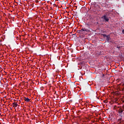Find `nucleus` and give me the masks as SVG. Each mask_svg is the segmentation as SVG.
I'll return each instance as SVG.
<instances>
[{"instance_id":"nucleus-1","label":"nucleus","mask_w":124,"mask_h":124,"mask_svg":"<svg viewBox=\"0 0 124 124\" xmlns=\"http://www.w3.org/2000/svg\"><path fill=\"white\" fill-rule=\"evenodd\" d=\"M85 31H88V29L82 28L80 30L77 31V32L80 34H84L85 33Z\"/></svg>"},{"instance_id":"nucleus-2","label":"nucleus","mask_w":124,"mask_h":124,"mask_svg":"<svg viewBox=\"0 0 124 124\" xmlns=\"http://www.w3.org/2000/svg\"><path fill=\"white\" fill-rule=\"evenodd\" d=\"M103 37H106V40L108 43L111 41V38H110V35H107L105 34H102Z\"/></svg>"},{"instance_id":"nucleus-3","label":"nucleus","mask_w":124,"mask_h":124,"mask_svg":"<svg viewBox=\"0 0 124 124\" xmlns=\"http://www.w3.org/2000/svg\"><path fill=\"white\" fill-rule=\"evenodd\" d=\"M101 19L104 21V22H109V17L107 15H104L102 17Z\"/></svg>"},{"instance_id":"nucleus-4","label":"nucleus","mask_w":124,"mask_h":124,"mask_svg":"<svg viewBox=\"0 0 124 124\" xmlns=\"http://www.w3.org/2000/svg\"><path fill=\"white\" fill-rule=\"evenodd\" d=\"M24 100H25V101H26V102H29V101H30L31 99H30L29 98L24 97Z\"/></svg>"},{"instance_id":"nucleus-5","label":"nucleus","mask_w":124,"mask_h":124,"mask_svg":"<svg viewBox=\"0 0 124 124\" xmlns=\"http://www.w3.org/2000/svg\"><path fill=\"white\" fill-rule=\"evenodd\" d=\"M17 106H18V104L17 103H13V107H17Z\"/></svg>"},{"instance_id":"nucleus-6","label":"nucleus","mask_w":124,"mask_h":124,"mask_svg":"<svg viewBox=\"0 0 124 124\" xmlns=\"http://www.w3.org/2000/svg\"><path fill=\"white\" fill-rule=\"evenodd\" d=\"M123 112H124V109L120 108L119 110V113L121 114V113H122Z\"/></svg>"},{"instance_id":"nucleus-7","label":"nucleus","mask_w":124,"mask_h":124,"mask_svg":"<svg viewBox=\"0 0 124 124\" xmlns=\"http://www.w3.org/2000/svg\"><path fill=\"white\" fill-rule=\"evenodd\" d=\"M118 121H120V124H122V122H123V120L122 119V117L118 119Z\"/></svg>"},{"instance_id":"nucleus-8","label":"nucleus","mask_w":124,"mask_h":124,"mask_svg":"<svg viewBox=\"0 0 124 124\" xmlns=\"http://www.w3.org/2000/svg\"><path fill=\"white\" fill-rule=\"evenodd\" d=\"M79 69H82V67H79Z\"/></svg>"},{"instance_id":"nucleus-9","label":"nucleus","mask_w":124,"mask_h":124,"mask_svg":"<svg viewBox=\"0 0 124 124\" xmlns=\"http://www.w3.org/2000/svg\"><path fill=\"white\" fill-rule=\"evenodd\" d=\"M98 0H97V1H98Z\"/></svg>"},{"instance_id":"nucleus-10","label":"nucleus","mask_w":124,"mask_h":124,"mask_svg":"<svg viewBox=\"0 0 124 124\" xmlns=\"http://www.w3.org/2000/svg\"><path fill=\"white\" fill-rule=\"evenodd\" d=\"M97 2H98V1H97Z\"/></svg>"}]
</instances>
